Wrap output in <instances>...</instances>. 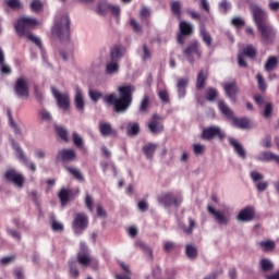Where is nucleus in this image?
I'll return each instance as SVG.
<instances>
[{
	"label": "nucleus",
	"instance_id": "obj_59",
	"mask_svg": "<svg viewBox=\"0 0 279 279\" xmlns=\"http://www.w3.org/2000/svg\"><path fill=\"white\" fill-rule=\"evenodd\" d=\"M149 16H151V12L149 11V9L142 8V10L140 12L141 21H147V19H149Z\"/></svg>",
	"mask_w": 279,
	"mask_h": 279
},
{
	"label": "nucleus",
	"instance_id": "obj_11",
	"mask_svg": "<svg viewBox=\"0 0 279 279\" xmlns=\"http://www.w3.org/2000/svg\"><path fill=\"white\" fill-rule=\"evenodd\" d=\"M148 130L150 134H162L165 132V124H162V117L158 113L151 116L150 121L148 122Z\"/></svg>",
	"mask_w": 279,
	"mask_h": 279
},
{
	"label": "nucleus",
	"instance_id": "obj_25",
	"mask_svg": "<svg viewBox=\"0 0 279 279\" xmlns=\"http://www.w3.org/2000/svg\"><path fill=\"white\" fill-rule=\"evenodd\" d=\"M74 105L76 110H78V112H83L85 106H86V101L84 100V93H82V89L76 88L75 92V97H74Z\"/></svg>",
	"mask_w": 279,
	"mask_h": 279
},
{
	"label": "nucleus",
	"instance_id": "obj_32",
	"mask_svg": "<svg viewBox=\"0 0 279 279\" xmlns=\"http://www.w3.org/2000/svg\"><path fill=\"white\" fill-rule=\"evenodd\" d=\"M257 159L260 162H276L278 155L274 154L272 151H262Z\"/></svg>",
	"mask_w": 279,
	"mask_h": 279
},
{
	"label": "nucleus",
	"instance_id": "obj_46",
	"mask_svg": "<svg viewBox=\"0 0 279 279\" xmlns=\"http://www.w3.org/2000/svg\"><path fill=\"white\" fill-rule=\"evenodd\" d=\"M65 169L75 178V180H78V182H84V175L82 174V171H80V169L71 167H66Z\"/></svg>",
	"mask_w": 279,
	"mask_h": 279
},
{
	"label": "nucleus",
	"instance_id": "obj_44",
	"mask_svg": "<svg viewBox=\"0 0 279 279\" xmlns=\"http://www.w3.org/2000/svg\"><path fill=\"white\" fill-rule=\"evenodd\" d=\"M185 254L187 258L195 259V257L197 256V246H195L194 244H187L185 246Z\"/></svg>",
	"mask_w": 279,
	"mask_h": 279
},
{
	"label": "nucleus",
	"instance_id": "obj_49",
	"mask_svg": "<svg viewBox=\"0 0 279 279\" xmlns=\"http://www.w3.org/2000/svg\"><path fill=\"white\" fill-rule=\"evenodd\" d=\"M197 228V222L193 218H189V227H183L184 234H193V230Z\"/></svg>",
	"mask_w": 279,
	"mask_h": 279
},
{
	"label": "nucleus",
	"instance_id": "obj_38",
	"mask_svg": "<svg viewBox=\"0 0 279 279\" xmlns=\"http://www.w3.org/2000/svg\"><path fill=\"white\" fill-rule=\"evenodd\" d=\"M106 73L107 75H114L119 73V61L111 59V61L106 65Z\"/></svg>",
	"mask_w": 279,
	"mask_h": 279
},
{
	"label": "nucleus",
	"instance_id": "obj_41",
	"mask_svg": "<svg viewBox=\"0 0 279 279\" xmlns=\"http://www.w3.org/2000/svg\"><path fill=\"white\" fill-rule=\"evenodd\" d=\"M5 110L10 126L14 130L15 134H21V128H19L16 122H14V118H12V110H10L9 108H7Z\"/></svg>",
	"mask_w": 279,
	"mask_h": 279
},
{
	"label": "nucleus",
	"instance_id": "obj_21",
	"mask_svg": "<svg viewBox=\"0 0 279 279\" xmlns=\"http://www.w3.org/2000/svg\"><path fill=\"white\" fill-rule=\"evenodd\" d=\"M229 145L233 147L235 154L243 160L247 158V151H245V148L243 147V144L239 143V140L229 137Z\"/></svg>",
	"mask_w": 279,
	"mask_h": 279
},
{
	"label": "nucleus",
	"instance_id": "obj_1",
	"mask_svg": "<svg viewBox=\"0 0 279 279\" xmlns=\"http://www.w3.org/2000/svg\"><path fill=\"white\" fill-rule=\"evenodd\" d=\"M119 97L117 94H109L104 97L105 104L113 106L114 112L121 113L130 110V106L134 101V93H136V87L132 84L122 85L118 87Z\"/></svg>",
	"mask_w": 279,
	"mask_h": 279
},
{
	"label": "nucleus",
	"instance_id": "obj_57",
	"mask_svg": "<svg viewBox=\"0 0 279 279\" xmlns=\"http://www.w3.org/2000/svg\"><path fill=\"white\" fill-rule=\"evenodd\" d=\"M51 229L53 232H62L64 230V225L60 223L58 220H52Z\"/></svg>",
	"mask_w": 279,
	"mask_h": 279
},
{
	"label": "nucleus",
	"instance_id": "obj_16",
	"mask_svg": "<svg viewBox=\"0 0 279 279\" xmlns=\"http://www.w3.org/2000/svg\"><path fill=\"white\" fill-rule=\"evenodd\" d=\"M207 210L209 215H213L218 226H228L230 223V217L226 216L223 211L216 210L210 205H208Z\"/></svg>",
	"mask_w": 279,
	"mask_h": 279
},
{
	"label": "nucleus",
	"instance_id": "obj_26",
	"mask_svg": "<svg viewBox=\"0 0 279 279\" xmlns=\"http://www.w3.org/2000/svg\"><path fill=\"white\" fill-rule=\"evenodd\" d=\"M232 124L234 125V128H238L239 130H250V128H252V123L247 118L233 117Z\"/></svg>",
	"mask_w": 279,
	"mask_h": 279
},
{
	"label": "nucleus",
	"instance_id": "obj_31",
	"mask_svg": "<svg viewBox=\"0 0 279 279\" xmlns=\"http://www.w3.org/2000/svg\"><path fill=\"white\" fill-rule=\"evenodd\" d=\"M135 247H137L138 250H142L144 254H148L149 260H154V250L149 245H147L145 242L141 240L135 241Z\"/></svg>",
	"mask_w": 279,
	"mask_h": 279
},
{
	"label": "nucleus",
	"instance_id": "obj_33",
	"mask_svg": "<svg viewBox=\"0 0 279 279\" xmlns=\"http://www.w3.org/2000/svg\"><path fill=\"white\" fill-rule=\"evenodd\" d=\"M158 148V146L156 144H146L145 146H143V153L144 156L147 158V160H154V154H156V149Z\"/></svg>",
	"mask_w": 279,
	"mask_h": 279
},
{
	"label": "nucleus",
	"instance_id": "obj_53",
	"mask_svg": "<svg viewBox=\"0 0 279 279\" xmlns=\"http://www.w3.org/2000/svg\"><path fill=\"white\" fill-rule=\"evenodd\" d=\"M56 132L64 141L65 143L69 142V133L66 132V129L64 126H56Z\"/></svg>",
	"mask_w": 279,
	"mask_h": 279
},
{
	"label": "nucleus",
	"instance_id": "obj_54",
	"mask_svg": "<svg viewBox=\"0 0 279 279\" xmlns=\"http://www.w3.org/2000/svg\"><path fill=\"white\" fill-rule=\"evenodd\" d=\"M85 206L87 210H89L90 213H94L93 206H95V201H93V196L90 194H87L85 197Z\"/></svg>",
	"mask_w": 279,
	"mask_h": 279
},
{
	"label": "nucleus",
	"instance_id": "obj_34",
	"mask_svg": "<svg viewBox=\"0 0 279 279\" xmlns=\"http://www.w3.org/2000/svg\"><path fill=\"white\" fill-rule=\"evenodd\" d=\"M189 86V78H178L177 89L179 97L186 96V87Z\"/></svg>",
	"mask_w": 279,
	"mask_h": 279
},
{
	"label": "nucleus",
	"instance_id": "obj_50",
	"mask_svg": "<svg viewBox=\"0 0 279 279\" xmlns=\"http://www.w3.org/2000/svg\"><path fill=\"white\" fill-rule=\"evenodd\" d=\"M260 247L264 248V252H270L271 250H276V242L268 240L259 242Z\"/></svg>",
	"mask_w": 279,
	"mask_h": 279
},
{
	"label": "nucleus",
	"instance_id": "obj_24",
	"mask_svg": "<svg viewBox=\"0 0 279 279\" xmlns=\"http://www.w3.org/2000/svg\"><path fill=\"white\" fill-rule=\"evenodd\" d=\"M223 89L226 92L227 97L231 98L233 101L234 99H236V90H239V87L236 86V81L226 83L223 85Z\"/></svg>",
	"mask_w": 279,
	"mask_h": 279
},
{
	"label": "nucleus",
	"instance_id": "obj_3",
	"mask_svg": "<svg viewBox=\"0 0 279 279\" xmlns=\"http://www.w3.org/2000/svg\"><path fill=\"white\" fill-rule=\"evenodd\" d=\"M51 32L52 36L60 40H69L71 38V19H69V15H62L57 20Z\"/></svg>",
	"mask_w": 279,
	"mask_h": 279
},
{
	"label": "nucleus",
	"instance_id": "obj_37",
	"mask_svg": "<svg viewBox=\"0 0 279 279\" xmlns=\"http://www.w3.org/2000/svg\"><path fill=\"white\" fill-rule=\"evenodd\" d=\"M218 108L225 117H228L229 119H232L234 117V112L230 110V107L226 104V101L220 100L218 102Z\"/></svg>",
	"mask_w": 279,
	"mask_h": 279
},
{
	"label": "nucleus",
	"instance_id": "obj_29",
	"mask_svg": "<svg viewBox=\"0 0 279 279\" xmlns=\"http://www.w3.org/2000/svg\"><path fill=\"white\" fill-rule=\"evenodd\" d=\"M199 36H201L204 45H206V47H213V36L206 29V26L204 24L201 25V27H199Z\"/></svg>",
	"mask_w": 279,
	"mask_h": 279
},
{
	"label": "nucleus",
	"instance_id": "obj_45",
	"mask_svg": "<svg viewBox=\"0 0 279 279\" xmlns=\"http://www.w3.org/2000/svg\"><path fill=\"white\" fill-rule=\"evenodd\" d=\"M278 66V58L277 57H269L266 64L265 70L266 71H274Z\"/></svg>",
	"mask_w": 279,
	"mask_h": 279
},
{
	"label": "nucleus",
	"instance_id": "obj_4",
	"mask_svg": "<svg viewBox=\"0 0 279 279\" xmlns=\"http://www.w3.org/2000/svg\"><path fill=\"white\" fill-rule=\"evenodd\" d=\"M195 34V26L186 21L179 23V33L177 35V41L182 46L186 43V38Z\"/></svg>",
	"mask_w": 279,
	"mask_h": 279
},
{
	"label": "nucleus",
	"instance_id": "obj_5",
	"mask_svg": "<svg viewBox=\"0 0 279 279\" xmlns=\"http://www.w3.org/2000/svg\"><path fill=\"white\" fill-rule=\"evenodd\" d=\"M157 202L165 206V208H169L171 206H180L183 202V198L182 196H175L171 192H165L157 197Z\"/></svg>",
	"mask_w": 279,
	"mask_h": 279
},
{
	"label": "nucleus",
	"instance_id": "obj_47",
	"mask_svg": "<svg viewBox=\"0 0 279 279\" xmlns=\"http://www.w3.org/2000/svg\"><path fill=\"white\" fill-rule=\"evenodd\" d=\"M271 114H274V104L266 102L264 107L263 118L271 119Z\"/></svg>",
	"mask_w": 279,
	"mask_h": 279
},
{
	"label": "nucleus",
	"instance_id": "obj_18",
	"mask_svg": "<svg viewBox=\"0 0 279 279\" xmlns=\"http://www.w3.org/2000/svg\"><path fill=\"white\" fill-rule=\"evenodd\" d=\"M254 217H256V210L252 206H247L240 210L236 216L238 221H242L243 223H247L248 221H253Z\"/></svg>",
	"mask_w": 279,
	"mask_h": 279
},
{
	"label": "nucleus",
	"instance_id": "obj_22",
	"mask_svg": "<svg viewBox=\"0 0 279 279\" xmlns=\"http://www.w3.org/2000/svg\"><path fill=\"white\" fill-rule=\"evenodd\" d=\"M123 53H125V47L121 44L114 45L110 51V60L119 62L123 58Z\"/></svg>",
	"mask_w": 279,
	"mask_h": 279
},
{
	"label": "nucleus",
	"instance_id": "obj_27",
	"mask_svg": "<svg viewBox=\"0 0 279 279\" xmlns=\"http://www.w3.org/2000/svg\"><path fill=\"white\" fill-rule=\"evenodd\" d=\"M206 80H208V71L201 70L196 77L197 90H204V88H206Z\"/></svg>",
	"mask_w": 279,
	"mask_h": 279
},
{
	"label": "nucleus",
	"instance_id": "obj_62",
	"mask_svg": "<svg viewBox=\"0 0 279 279\" xmlns=\"http://www.w3.org/2000/svg\"><path fill=\"white\" fill-rule=\"evenodd\" d=\"M39 119H41V121H51V113L45 109H41L39 111Z\"/></svg>",
	"mask_w": 279,
	"mask_h": 279
},
{
	"label": "nucleus",
	"instance_id": "obj_19",
	"mask_svg": "<svg viewBox=\"0 0 279 279\" xmlns=\"http://www.w3.org/2000/svg\"><path fill=\"white\" fill-rule=\"evenodd\" d=\"M77 158V154L73 149H61L57 154V161L61 162H73Z\"/></svg>",
	"mask_w": 279,
	"mask_h": 279
},
{
	"label": "nucleus",
	"instance_id": "obj_17",
	"mask_svg": "<svg viewBox=\"0 0 279 279\" xmlns=\"http://www.w3.org/2000/svg\"><path fill=\"white\" fill-rule=\"evenodd\" d=\"M99 133L101 136L111 138H117L119 136V132L114 128H112V124L110 122H100L98 125Z\"/></svg>",
	"mask_w": 279,
	"mask_h": 279
},
{
	"label": "nucleus",
	"instance_id": "obj_64",
	"mask_svg": "<svg viewBox=\"0 0 279 279\" xmlns=\"http://www.w3.org/2000/svg\"><path fill=\"white\" fill-rule=\"evenodd\" d=\"M201 10H205L207 14H210V3L208 0H199Z\"/></svg>",
	"mask_w": 279,
	"mask_h": 279
},
{
	"label": "nucleus",
	"instance_id": "obj_36",
	"mask_svg": "<svg viewBox=\"0 0 279 279\" xmlns=\"http://www.w3.org/2000/svg\"><path fill=\"white\" fill-rule=\"evenodd\" d=\"M170 9L172 14H175L177 19L179 21L182 20V3L180 1H171L170 2Z\"/></svg>",
	"mask_w": 279,
	"mask_h": 279
},
{
	"label": "nucleus",
	"instance_id": "obj_39",
	"mask_svg": "<svg viewBox=\"0 0 279 279\" xmlns=\"http://www.w3.org/2000/svg\"><path fill=\"white\" fill-rule=\"evenodd\" d=\"M128 135L129 136H138V134L141 133V125H138V123H129L128 128Z\"/></svg>",
	"mask_w": 279,
	"mask_h": 279
},
{
	"label": "nucleus",
	"instance_id": "obj_2",
	"mask_svg": "<svg viewBox=\"0 0 279 279\" xmlns=\"http://www.w3.org/2000/svg\"><path fill=\"white\" fill-rule=\"evenodd\" d=\"M39 24L40 23L35 17L22 16L17 20L14 27L20 38H22V36H26L28 40L34 43L37 47H39V49H43V41L40 40V38L29 33L31 29H36Z\"/></svg>",
	"mask_w": 279,
	"mask_h": 279
},
{
	"label": "nucleus",
	"instance_id": "obj_42",
	"mask_svg": "<svg viewBox=\"0 0 279 279\" xmlns=\"http://www.w3.org/2000/svg\"><path fill=\"white\" fill-rule=\"evenodd\" d=\"M218 95H219V93L217 92V89L215 87H208L205 92V99L207 101H215V99H217Z\"/></svg>",
	"mask_w": 279,
	"mask_h": 279
},
{
	"label": "nucleus",
	"instance_id": "obj_43",
	"mask_svg": "<svg viewBox=\"0 0 279 279\" xmlns=\"http://www.w3.org/2000/svg\"><path fill=\"white\" fill-rule=\"evenodd\" d=\"M257 80V88L260 90V93H265L267 90V82L265 81V77L263 74L258 73L256 74Z\"/></svg>",
	"mask_w": 279,
	"mask_h": 279
},
{
	"label": "nucleus",
	"instance_id": "obj_63",
	"mask_svg": "<svg viewBox=\"0 0 279 279\" xmlns=\"http://www.w3.org/2000/svg\"><path fill=\"white\" fill-rule=\"evenodd\" d=\"M204 149L206 148L202 144H194L193 146V151L196 156H202V154H204Z\"/></svg>",
	"mask_w": 279,
	"mask_h": 279
},
{
	"label": "nucleus",
	"instance_id": "obj_35",
	"mask_svg": "<svg viewBox=\"0 0 279 279\" xmlns=\"http://www.w3.org/2000/svg\"><path fill=\"white\" fill-rule=\"evenodd\" d=\"M258 51L256 50V47L253 45H247L240 54H242L244 58H250L251 60H254L256 58V54Z\"/></svg>",
	"mask_w": 279,
	"mask_h": 279
},
{
	"label": "nucleus",
	"instance_id": "obj_20",
	"mask_svg": "<svg viewBox=\"0 0 279 279\" xmlns=\"http://www.w3.org/2000/svg\"><path fill=\"white\" fill-rule=\"evenodd\" d=\"M73 227L77 230H86L88 228V216L84 213L76 214L73 220Z\"/></svg>",
	"mask_w": 279,
	"mask_h": 279
},
{
	"label": "nucleus",
	"instance_id": "obj_8",
	"mask_svg": "<svg viewBox=\"0 0 279 279\" xmlns=\"http://www.w3.org/2000/svg\"><path fill=\"white\" fill-rule=\"evenodd\" d=\"M257 31L259 32L260 38L264 43H271L274 38H276V28H274L269 22L259 24V26H257Z\"/></svg>",
	"mask_w": 279,
	"mask_h": 279
},
{
	"label": "nucleus",
	"instance_id": "obj_40",
	"mask_svg": "<svg viewBox=\"0 0 279 279\" xmlns=\"http://www.w3.org/2000/svg\"><path fill=\"white\" fill-rule=\"evenodd\" d=\"M5 5L13 10L14 12H19V10H23V2L21 0H5Z\"/></svg>",
	"mask_w": 279,
	"mask_h": 279
},
{
	"label": "nucleus",
	"instance_id": "obj_58",
	"mask_svg": "<svg viewBox=\"0 0 279 279\" xmlns=\"http://www.w3.org/2000/svg\"><path fill=\"white\" fill-rule=\"evenodd\" d=\"M89 97L92 99V101H95V104H97V101H99V99L102 97L101 92H97L95 89L89 90Z\"/></svg>",
	"mask_w": 279,
	"mask_h": 279
},
{
	"label": "nucleus",
	"instance_id": "obj_61",
	"mask_svg": "<svg viewBox=\"0 0 279 279\" xmlns=\"http://www.w3.org/2000/svg\"><path fill=\"white\" fill-rule=\"evenodd\" d=\"M16 260V255H10L1 258V265H12Z\"/></svg>",
	"mask_w": 279,
	"mask_h": 279
},
{
	"label": "nucleus",
	"instance_id": "obj_13",
	"mask_svg": "<svg viewBox=\"0 0 279 279\" xmlns=\"http://www.w3.org/2000/svg\"><path fill=\"white\" fill-rule=\"evenodd\" d=\"M251 179L253 180L257 191L259 193H263L264 191H267V187L269 186V183L267 181H263L265 180V175H263L260 172L258 171H252L250 173Z\"/></svg>",
	"mask_w": 279,
	"mask_h": 279
},
{
	"label": "nucleus",
	"instance_id": "obj_60",
	"mask_svg": "<svg viewBox=\"0 0 279 279\" xmlns=\"http://www.w3.org/2000/svg\"><path fill=\"white\" fill-rule=\"evenodd\" d=\"M73 143L76 147H84V140L77 133H73Z\"/></svg>",
	"mask_w": 279,
	"mask_h": 279
},
{
	"label": "nucleus",
	"instance_id": "obj_7",
	"mask_svg": "<svg viewBox=\"0 0 279 279\" xmlns=\"http://www.w3.org/2000/svg\"><path fill=\"white\" fill-rule=\"evenodd\" d=\"M4 179L7 182L14 184L16 189H23L25 186V175L16 171L15 169H9L4 172Z\"/></svg>",
	"mask_w": 279,
	"mask_h": 279
},
{
	"label": "nucleus",
	"instance_id": "obj_30",
	"mask_svg": "<svg viewBox=\"0 0 279 279\" xmlns=\"http://www.w3.org/2000/svg\"><path fill=\"white\" fill-rule=\"evenodd\" d=\"M12 147L14 151H16L20 162H23V165H25L26 167L29 166V159L27 158V156H25V153L23 151V149H21V146H19V143L12 141Z\"/></svg>",
	"mask_w": 279,
	"mask_h": 279
},
{
	"label": "nucleus",
	"instance_id": "obj_10",
	"mask_svg": "<svg viewBox=\"0 0 279 279\" xmlns=\"http://www.w3.org/2000/svg\"><path fill=\"white\" fill-rule=\"evenodd\" d=\"M15 95L21 99H29V86L27 85V78L21 76L16 80L14 85Z\"/></svg>",
	"mask_w": 279,
	"mask_h": 279
},
{
	"label": "nucleus",
	"instance_id": "obj_23",
	"mask_svg": "<svg viewBox=\"0 0 279 279\" xmlns=\"http://www.w3.org/2000/svg\"><path fill=\"white\" fill-rule=\"evenodd\" d=\"M149 108H151V98L149 95L145 94L138 105L140 114H147V112H149Z\"/></svg>",
	"mask_w": 279,
	"mask_h": 279
},
{
	"label": "nucleus",
	"instance_id": "obj_55",
	"mask_svg": "<svg viewBox=\"0 0 279 279\" xmlns=\"http://www.w3.org/2000/svg\"><path fill=\"white\" fill-rule=\"evenodd\" d=\"M31 10L33 12H40V10H43V2L40 0H33L31 3Z\"/></svg>",
	"mask_w": 279,
	"mask_h": 279
},
{
	"label": "nucleus",
	"instance_id": "obj_12",
	"mask_svg": "<svg viewBox=\"0 0 279 279\" xmlns=\"http://www.w3.org/2000/svg\"><path fill=\"white\" fill-rule=\"evenodd\" d=\"M251 10L256 27L264 25L265 23H269V20H267V13L260 7L253 4L251 5Z\"/></svg>",
	"mask_w": 279,
	"mask_h": 279
},
{
	"label": "nucleus",
	"instance_id": "obj_15",
	"mask_svg": "<svg viewBox=\"0 0 279 279\" xmlns=\"http://www.w3.org/2000/svg\"><path fill=\"white\" fill-rule=\"evenodd\" d=\"M77 263L82 267H90L93 257L88 254V247L85 244H81V252L77 254Z\"/></svg>",
	"mask_w": 279,
	"mask_h": 279
},
{
	"label": "nucleus",
	"instance_id": "obj_51",
	"mask_svg": "<svg viewBox=\"0 0 279 279\" xmlns=\"http://www.w3.org/2000/svg\"><path fill=\"white\" fill-rule=\"evenodd\" d=\"M109 10H110V4L106 2H101L98 4L97 14H99L100 16H106Z\"/></svg>",
	"mask_w": 279,
	"mask_h": 279
},
{
	"label": "nucleus",
	"instance_id": "obj_9",
	"mask_svg": "<svg viewBox=\"0 0 279 279\" xmlns=\"http://www.w3.org/2000/svg\"><path fill=\"white\" fill-rule=\"evenodd\" d=\"M203 141H213V138H219V141H223L226 138V133L221 131L219 126H208L202 132Z\"/></svg>",
	"mask_w": 279,
	"mask_h": 279
},
{
	"label": "nucleus",
	"instance_id": "obj_52",
	"mask_svg": "<svg viewBox=\"0 0 279 279\" xmlns=\"http://www.w3.org/2000/svg\"><path fill=\"white\" fill-rule=\"evenodd\" d=\"M260 267L262 271H265V274H267V271H271V269H274V264L271 263V260L264 258L260 260Z\"/></svg>",
	"mask_w": 279,
	"mask_h": 279
},
{
	"label": "nucleus",
	"instance_id": "obj_28",
	"mask_svg": "<svg viewBox=\"0 0 279 279\" xmlns=\"http://www.w3.org/2000/svg\"><path fill=\"white\" fill-rule=\"evenodd\" d=\"M58 197L61 202V205L66 206L69 202H71V198L73 197V190L61 189L58 194Z\"/></svg>",
	"mask_w": 279,
	"mask_h": 279
},
{
	"label": "nucleus",
	"instance_id": "obj_56",
	"mask_svg": "<svg viewBox=\"0 0 279 279\" xmlns=\"http://www.w3.org/2000/svg\"><path fill=\"white\" fill-rule=\"evenodd\" d=\"M158 97H159V99L162 100L163 104H170L171 102V99L169 98V92H167L166 89L160 90L158 93Z\"/></svg>",
	"mask_w": 279,
	"mask_h": 279
},
{
	"label": "nucleus",
	"instance_id": "obj_6",
	"mask_svg": "<svg viewBox=\"0 0 279 279\" xmlns=\"http://www.w3.org/2000/svg\"><path fill=\"white\" fill-rule=\"evenodd\" d=\"M183 54L191 62V64H193V62H195V56L198 59L202 58V44H199V41L196 39L193 40L183 50Z\"/></svg>",
	"mask_w": 279,
	"mask_h": 279
},
{
	"label": "nucleus",
	"instance_id": "obj_14",
	"mask_svg": "<svg viewBox=\"0 0 279 279\" xmlns=\"http://www.w3.org/2000/svg\"><path fill=\"white\" fill-rule=\"evenodd\" d=\"M52 95L62 110H69V108H71V98L69 97V94H62L58 92V89H52Z\"/></svg>",
	"mask_w": 279,
	"mask_h": 279
},
{
	"label": "nucleus",
	"instance_id": "obj_48",
	"mask_svg": "<svg viewBox=\"0 0 279 279\" xmlns=\"http://www.w3.org/2000/svg\"><path fill=\"white\" fill-rule=\"evenodd\" d=\"M69 269L72 278H77L80 276V270L77 269V263L75 260L69 262Z\"/></svg>",
	"mask_w": 279,
	"mask_h": 279
}]
</instances>
